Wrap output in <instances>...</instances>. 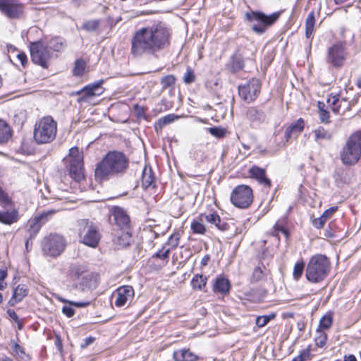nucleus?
<instances>
[{"label": "nucleus", "mask_w": 361, "mask_h": 361, "mask_svg": "<svg viewBox=\"0 0 361 361\" xmlns=\"http://www.w3.org/2000/svg\"><path fill=\"white\" fill-rule=\"evenodd\" d=\"M113 240L119 247H125L130 245L131 235L128 231H121L114 236Z\"/></svg>", "instance_id": "obj_30"}, {"label": "nucleus", "mask_w": 361, "mask_h": 361, "mask_svg": "<svg viewBox=\"0 0 361 361\" xmlns=\"http://www.w3.org/2000/svg\"><path fill=\"white\" fill-rule=\"evenodd\" d=\"M99 23L100 21L99 20H90L84 23L82 27L88 32H92L98 28Z\"/></svg>", "instance_id": "obj_45"}, {"label": "nucleus", "mask_w": 361, "mask_h": 361, "mask_svg": "<svg viewBox=\"0 0 361 361\" xmlns=\"http://www.w3.org/2000/svg\"><path fill=\"white\" fill-rule=\"evenodd\" d=\"M134 296V290L132 286H123L116 290V299L115 305L122 307L127 302H130Z\"/></svg>", "instance_id": "obj_18"}, {"label": "nucleus", "mask_w": 361, "mask_h": 361, "mask_svg": "<svg viewBox=\"0 0 361 361\" xmlns=\"http://www.w3.org/2000/svg\"><path fill=\"white\" fill-rule=\"evenodd\" d=\"M94 341V338L90 336L84 339V343L81 344V348H85L89 345L92 344Z\"/></svg>", "instance_id": "obj_62"}, {"label": "nucleus", "mask_w": 361, "mask_h": 361, "mask_svg": "<svg viewBox=\"0 0 361 361\" xmlns=\"http://www.w3.org/2000/svg\"><path fill=\"white\" fill-rule=\"evenodd\" d=\"M173 358L175 361H197L198 356L189 349L183 348L174 351Z\"/></svg>", "instance_id": "obj_24"}, {"label": "nucleus", "mask_w": 361, "mask_h": 361, "mask_svg": "<svg viewBox=\"0 0 361 361\" xmlns=\"http://www.w3.org/2000/svg\"><path fill=\"white\" fill-rule=\"evenodd\" d=\"M299 355L303 359V361L307 360L310 356V349L308 348L302 350Z\"/></svg>", "instance_id": "obj_60"}, {"label": "nucleus", "mask_w": 361, "mask_h": 361, "mask_svg": "<svg viewBox=\"0 0 361 361\" xmlns=\"http://www.w3.org/2000/svg\"><path fill=\"white\" fill-rule=\"evenodd\" d=\"M62 312L66 314L68 317H71L74 315L75 311L70 306H64L62 308Z\"/></svg>", "instance_id": "obj_58"}, {"label": "nucleus", "mask_w": 361, "mask_h": 361, "mask_svg": "<svg viewBox=\"0 0 361 361\" xmlns=\"http://www.w3.org/2000/svg\"><path fill=\"white\" fill-rule=\"evenodd\" d=\"M246 117L251 122L261 123L265 119L264 113L259 109L255 106L249 108L246 111Z\"/></svg>", "instance_id": "obj_27"}, {"label": "nucleus", "mask_w": 361, "mask_h": 361, "mask_svg": "<svg viewBox=\"0 0 361 361\" xmlns=\"http://www.w3.org/2000/svg\"><path fill=\"white\" fill-rule=\"evenodd\" d=\"M42 247L46 255L57 257L65 250L66 242L63 236L59 234H51L44 239Z\"/></svg>", "instance_id": "obj_11"}, {"label": "nucleus", "mask_w": 361, "mask_h": 361, "mask_svg": "<svg viewBox=\"0 0 361 361\" xmlns=\"http://www.w3.org/2000/svg\"><path fill=\"white\" fill-rule=\"evenodd\" d=\"M12 136L10 126L4 120L0 119V144L7 142Z\"/></svg>", "instance_id": "obj_29"}, {"label": "nucleus", "mask_w": 361, "mask_h": 361, "mask_svg": "<svg viewBox=\"0 0 361 361\" xmlns=\"http://www.w3.org/2000/svg\"><path fill=\"white\" fill-rule=\"evenodd\" d=\"M7 314L12 319H13L16 322H18V316L13 310H8Z\"/></svg>", "instance_id": "obj_63"}, {"label": "nucleus", "mask_w": 361, "mask_h": 361, "mask_svg": "<svg viewBox=\"0 0 361 361\" xmlns=\"http://www.w3.org/2000/svg\"><path fill=\"white\" fill-rule=\"evenodd\" d=\"M333 324V317L330 314H324L319 320L317 331H324L330 329Z\"/></svg>", "instance_id": "obj_38"}, {"label": "nucleus", "mask_w": 361, "mask_h": 361, "mask_svg": "<svg viewBox=\"0 0 361 361\" xmlns=\"http://www.w3.org/2000/svg\"><path fill=\"white\" fill-rule=\"evenodd\" d=\"M327 104L336 114H343L351 108L350 102L345 98H340L339 95L330 96L327 99Z\"/></svg>", "instance_id": "obj_17"}, {"label": "nucleus", "mask_w": 361, "mask_h": 361, "mask_svg": "<svg viewBox=\"0 0 361 361\" xmlns=\"http://www.w3.org/2000/svg\"><path fill=\"white\" fill-rule=\"evenodd\" d=\"M274 231L276 232V235H279V233H281L286 239L288 238V232L282 226H280V225L276 224L274 226Z\"/></svg>", "instance_id": "obj_56"}, {"label": "nucleus", "mask_w": 361, "mask_h": 361, "mask_svg": "<svg viewBox=\"0 0 361 361\" xmlns=\"http://www.w3.org/2000/svg\"><path fill=\"white\" fill-rule=\"evenodd\" d=\"M85 69V62L82 59L76 60L73 68L74 75L81 76L84 73Z\"/></svg>", "instance_id": "obj_43"}, {"label": "nucleus", "mask_w": 361, "mask_h": 361, "mask_svg": "<svg viewBox=\"0 0 361 361\" xmlns=\"http://www.w3.org/2000/svg\"><path fill=\"white\" fill-rule=\"evenodd\" d=\"M19 219V214L17 209H13L11 212H0V223L11 225Z\"/></svg>", "instance_id": "obj_26"}, {"label": "nucleus", "mask_w": 361, "mask_h": 361, "mask_svg": "<svg viewBox=\"0 0 361 361\" xmlns=\"http://www.w3.org/2000/svg\"><path fill=\"white\" fill-rule=\"evenodd\" d=\"M78 226L80 241L89 247H96L100 240L97 228L87 219L78 221Z\"/></svg>", "instance_id": "obj_7"}, {"label": "nucleus", "mask_w": 361, "mask_h": 361, "mask_svg": "<svg viewBox=\"0 0 361 361\" xmlns=\"http://www.w3.org/2000/svg\"><path fill=\"white\" fill-rule=\"evenodd\" d=\"M327 219L322 215L320 217L314 219L312 221V224L315 228H321L323 227Z\"/></svg>", "instance_id": "obj_54"}, {"label": "nucleus", "mask_w": 361, "mask_h": 361, "mask_svg": "<svg viewBox=\"0 0 361 361\" xmlns=\"http://www.w3.org/2000/svg\"><path fill=\"white\" fill-rule=\"evenodd\" d=\"M304 129V121L299 118L295 123L288 127L285 132V138L288 141L291 137H296Z\"/></svg>", "instance_id": "obj_25"}, {"label": "nucleus", "mask_w": 361, "mask_h": 361, "mask_svg": "<svg viewBox=\"0 0 361 361\" xmlns=\"http://www.w3.org/2000/svg\"><path fill=\"white\" fill-rule=\"evenodd\" d=\"M113 216L116 224L121 228H124L128 226L130 218L122 208L118 207H114Z\"/></svg>", "instance_id": "obj_22"}, {"label": "nucleus", "mask_w": 361, "mask_h": 361, "mask_svg": "<svg viewBox=\"0 0 361 361\" xmlns=\"http://www.w3.org/2000/svg\"><path fill=\"white\" fill-rule=\"evenodd\" d=\"M154 181V177L152 174L151 169L145 167L142 171V185L144 188H147L151 186Z\"/></svg>", "instance_id": "obj_39"}, {"label": "nucleus", "mask_w": 361, "mask_h": 361, "mask_svg": "<svg viewBox=\"0 0 361 361\" xmlns=\"http://www.w3.org/2000/svg\"><path fill=\"white\" fill-rule=\"evenodd\" d=\"M331 268V262L326 255H315L310 259L307 263L305 277L310 283H320L328 276Z\"/></svg>", "instance_id": "obj_3"}, {"label": "nucleus", "mask_w": 361, "mask_h": 361, "mask_svg": "<svg viewBox=\"0 0 361 361\" xmlns=\"http://www.w3.org/2000/svg\"><path fill=\"white\" fill-rule=\"evenodd\" d=\"M195 75L191 68H188L183 77V81L185 84H190L195 80Z\"/></svg>", "instance_id": "obj_51"}, {"label": "nucleus", "mask_w": 361, "mask_h": 361, "mask_svg": "<svg viewBox=\"0 0 361 361\" xmlns=\"http://www.w3.org/2000/svg\"><path fill=\"white\" fill-rule=\"evenodd\" d=\"M0 205L5 209H10L13 207V202L8 197L7 193L1 190L0 188Z\"/></svg>", "instance_id": "obj_40"}, {"label": "nucleus", "mask_w": 361, "mask_h": 361, "mask_svg": "<svg viewBox=\"0 0 361 361\" xmlns=\"http://www.w3.org/2000/svg\"><path fill=\"white\" fill-rule=\"evenodd\" d=\"M339 156L345 166H353L361 159V130L354 132L347 138Z\"/></svg>", "instance_id": "obj_4"}, {"label": "nucleus", "mask_w": 361, "mask_h": 361, "mask_svg": "<svg viewBox=\"0 0 361 361\" xmlns=\"http://www.w3.org/2000/svg\"><path fill=\"white\" fill-rule=\"evenodd\" d=\"M228 67L232 73H237L243 68L244 61L240 56H234L231 58Z\"/></svg>", "instance_id": "obj_34"}, {"label": "nucleus", "mask_w": 361, "mask_h": 361, "mask_svg": "<svg viewBox=\"0 0 361 361\" xmlns=\"http://www.w3.org/2000/svg\"><path fill=\"white\" fill-rule=\"evenodd\" d=\"M54 343L59 351L61 353L63 350L62 340L59 335H56Z\"/></svg>", "instance_id": "obj_59"}, {"label": "nucleus", "mask_w": 361, "mask_h": 361, "mask_svg": "<svg viewBox=\"0 0 361 361\" xmlns=\"http://www.w3.org/2000/svg\"><path fill=\"white\" fill-rule=\"evenodd\" d=\"M71 305H74L78 307H87L90 305L89 302H68Z\"/></svg>", "instance_id": "obj_64"}, {"label": "nucleus", "mask_w": 361, "mask_h": 361, "mask_svg": "<svg viewBox=\"0 0 361 361\" xmlns=\"http://www.w3.org/2000/svg\"><path fill=\"white\" fill-rule=\"evenodd\" d=\"M281 12H274L265 15L262 12L251 11L245 14V18L253 23L252 30L257 34H263L267 27L272 25L279 18Z\"/></svg>", "instance_id": "obj_6"}, {"label": "nucleus", "mask_w": 361, "mask_h": 361, "mask_svg": "<svg viewBox=\"0 0 361 361\" xmlns=\"http://www.w3.org/2000/svg\"><path fill=\"white\" fill-rule=\"evenodd\" d=\"M313 133L314 135V140L317 142L321 140H330L332 138V134L321 126L314 129Z\"/></svg>", "instance_id": "obj_32"}, {"label": "nucleus", "mask_w": 361, "mask_h": 361, "mask_svg": "<svg viewBox=\"0 0 361 361\" xmlns=\"http://www.w3.org/2000/svg\"><path fill=\"white\" fill-rule=\"evenodd\" d=\"M11 345L13 353L20 360V361H29L30 357L25 352L24 348L18 343L11 341Z\"/></svg>", "instance_id": "obj_33"}, {"label": "nucleus", "mask_w": 361, "mask_h": 361, "mask_svg": "<svg viewBox=\"0 0 361 361\" xmlns=\"http://www.w3.org/2000/svg\"><path fill=\"white\" fill-rule=\"evenodd\" d=\"M251 178L257 179L261 184L270 187L271 181L265 176V170L257 166H253L249 170Z\"/></svg>", "instance_id": "obj_23"}, {"label": "nucleus", "mask_w": 361, "mask_h": 361, "mask_svg": "<svg viewBox=\"0 0 361 361\" xmlns=\"http://www.w3.org/2000/svg\"><path fill=\"white\" fill-rule=\"evenodd\" d=\"M230 288L231 285L228 279L223 277H218L215 281L213 290L214 292L225 295L229 292Z\"/></svg>", "instance_id": "obj_28"}, {"label": "nucleus", "mask_w": 361, "mask_h": 361, "mask_svg": "<svg viewBox=\"0 0 361 361\" xmlns=\"http://www.w3.org/2000/svg\"><path fill=\"white\" fill-rule=\"evenodd\" d=\"M66 47L65 40L60 37H54L51 39L47 44L48 49L54 51H60Z\"/></svg>", "instance_id": "obj_35"}, {"label": "nucleus", "mask_w": 361, "mask_h": 361, "mask_svg": "<svg viewBox=\"0 0 361 361\" xmlns=\"http://www.w3.org/2000/svg\"><path fill=\"white\" fill-rule=\"evenodd\" d=\"M0 11L9 18H18L23 13V5L13 0H0Z\"/></svg>", "instance_id": "obj_16"}, {"label": "nucleus", "mask_w": 361, "mask_h": 361, "mask_svg": "<svg viewBox=\"0 0 361 361\" xmlns=\"http://www.w3.org/2000/svg\"><path fill=\"white\" fill-rule=\"evenodd\" d=\"M128 167V159L124 154L109 152L99 162L94 171L95 180L99 182L109 179L111 176L122 174Z\"/></svg>", "instance_id": "obj_2"}, {"label": "nucleus", "mask_w": 361, "mask_h": 361, "mask_svg": "<svg viewBox=\"0 0 361 361\" xmlns=\"http://www.w3.org/2000/svg\"><path fill=\"white\" fill-rule=\"evenodd\" d=\"M17 59L20 62L23 67H25L27 63V58L25 53L20 52L18 54Z\"/></svg>", "instance_id": "obj_57"}, {"label": "nucleus", "mask_w": 361, "mask_h": 361, "mask_svg": "<svg viewBox=\"0 0 361 361\" xmlns=\"http://www.w3.org/2000/svg\"><path fill=\"white\" fill-rule=\"evenodd\" d=\"M305 269V264L302 261L295 263L293 267V276L295 280L298 281L301 277Z\"/></svg>", "instance_id": "obj_42"}, {"label": "nucleus", "mask_w": 361, "mask_h": 361, "mask_svg": "<svg viewBox=\"0 0 361 361\" xmlns=\"http://www.w3.org/2000/svg\"><path fill=\"white\" fill-rule=\"evenodd\" d=\"M169 253H170V249L166 248L165 246H164L160 250L157 252L153 255V257L159 258L161 259H167L169 258Z\"/></svg>", "instance_id": "obj_50"}, {"label": "nucleus", "mask_w": 361, "mask_h": 361, "mask_svg": "<svg viewBox=\"0 0 361 361\" xmlns=\"http://www.w3.org/2000/svg\"><path fill=\"white\" fill-rule=\"evenodd\" d=\"M176 78L173 75H169L161 79V85L164 88L173 86L175 84Z\"/></svg>", "instance_id": "obj_49"}, {"label": "nucleus", "mask_w": 361, "mask_h": 361, "mask_svg": "<svg viewBox=\"0 0 361 361\" xmlns=\"http://www.w3.org/2000/svg\"><path fill=\"white\" fill-rule=\"evenodd\" d=\"M99 283V276L94 273H87L82 276L80 283L82 290L95 289Z\"/></svg>", "instance_id": "obj_20"}, {"label": "nucleus", "mask_w": 361, "mask_h": 361, "mask_svg": "<svg viewBox=\"0 0 361 361\" xmlns=\"http://www.w3.org/2000/svg\"><path fill=\"white\" fill-rule=\"evenodd\" d=\"M28 293L29 290L25 284H19L13 289L12 297L8 302V305L10 306H14L16 304L22 301L23 298L27 295Z\"/></svg>", "instance_id": "obj_21"}, {"label": "nucleus", "mask_w": 361, "mask_h": 361, "mask_svg": "<svg viewBox=\"0 0 361 361\" xmlns=\"http://www.w3.org/2000/svg\"><path fill=\"white\" fill-rule=\"evenodd\" d=\"M315 25V13L312 11L305 20V35L307 38L310 37L314 32Z\"/></svg>", "instance_id": "obj_31"}, {"label": "nucleus", "mask_w": 361, "mask_h": 361, "mask_svg": "<svg viewBox=\"0 0 361 361\" xmlns=\"http://www.w3.org/2000/svg\"><path fill=\"white\" fill-rule=\"evenodd\" d=\"M204 221H201L198 218V220H195L191 224V228L195 233L204 234L206 231Z\"/></svg>", "instance_id": "obj_41"}, {"label": "nucleus", "mask_w": 361, "mask_h": 361, "mask_svg": "<svg viewBox=\"0 0 361 361\" xmlns=\"http://www.w3.org/2000/svg\"><path fill=\"white\" fill-rule=\"evenodd\" d=\"M319 119L320 121L323 123H329V113L324 109H321L319 112Z\"/></svg>", "instance_id": "obj_55"}, {"label": "nucleus", "mask_w": 361, "mask_h": 361, "mask_svg": "<svg viewBox=\"0 0 361 361\" xmlns=\"http://www.w3.org/2000/svg\"><path fill=\"white\" fill-rule=\"evenodd\" d=\"M69 163V174L77 182L84 178L83 174V155L78 147H73L70 149L69 154L66 158Z\"/></svg>", "instance_id": "obj_9"}, {"label": "nucleus", "mask_w": 361, "mask_h": 361, "mask_svg": "<svg viewBox=\"0 0 361 361\" xmlns=\"http://www.w3.org/2000/svg\"><path fill=\"white\" fill-rule=\"evenodd\" d=\"M317 332L318 335L314 338L315 344L317 346H318L319 348H322L326 343L327 334L325 332L322 331L317 330Z\"/></svg>", "instance_id": "obj_44"}, {"label": "nucleus", "mask_w": 361, "mask_h": 361, "mask_svg": "<svg viewBox=\"0 0 361 361\" xmlns=\"http://www.w3.org/2000/svg\"><path fill=\"white\" fill-rule=\"evenodd\" d=\"M261 90V83L257 78H252L247 82L238 86L240 97L246 102L250 103L256 99Z\"/></svg>", "instance_id": "obj_12"}, {"label": "nucleus", "mask_w": 361, "mask_h": 361, "mask_svg": "<svg viewBox=\"0 0 361 361\" xmlns=\"http://www.w3.org/2000/svg\"><path fill=\"white\" fill-rule=\"evenodd\" d=\"M102 83L103 80H99L87 85L78 91L73 92L71 95H78L79 97L77 99L78 103L88 102L91 97L99 96L104 92V89L102 86Z\"/></svg>", "instance_id": "obj_14"}, {"label": "nucleus", "mask_w": 361, "mask_h": 361, "mask_svg": "<svg viewBox=\"0 0 361 361\" xmlns=\"http://www.w3.org/2000/svg\"><path fill=\"white\" fill-rule=\"evenodd\" d=\"M208 130L211 135L218 138L224 137L226 135V130L219 127H212Z\"/></svg>", "instance_id": "obj_48"}, {"label": "nucleus", "mask_w": 361, "mask_h": 361, "mask_svg": "<svg viewBox=\"0 0 361 361\" xmlns=\"http://www.w3.org/2000/svg\"><path fill=\"white\" fill-rule=\"evenodd\" d=\"M57 133V123L51 116L40 118L35 125L34 140L37 144L51 142Z\"/></svg>", "instance_id": "obj_5"}, {"label": "nucleus", "mask_w": 361, "mask_h": 361, "mask_svg": "<svg viewBox=\"0 0 361 361\" xmlns=\"http://www.w3.org/2000/svg\"><path fill=\"white\" fill-rule=\"evenodd\" d=\"M264 273L261 267H256L252 273V279L254 281H258L261 280L263 277Z\"/></svg>", "instance_id": "obj_52"}, {"label": "nucleus", "mask_w": 361, "mask_h": 361, "mask_svg": "<svg viewBox=\"0 0 361 361\" xmlns=\"http://www.w3.org/2000/svg\"><path fill=\"white\" fill-rule=\"evenodd\" d=\"M273 318H274V314L259 316L256 319V325L259 327H263Z\"/></svg>", "instance_id": "obj_47"}, {"label": "nucleus", "mask_w": 361, "mask_h": 361, "mask_svg": "<svg viewBox=\"0 0 361 361\" xmlns=\"http://www.w3.org/2000/svg\"><path fill=\"white\" fill-rule=\"evenodd\" d=\"M199 219L201 221H207L214 224L219 230L222 231H227L229 228V225L226 222H221L219 216L215 213L201 214Z\"/></svg>", "instance_id": "obj_19"}, {"label": "nucleus", "mask_w": 361, "mask_h": 361, "mask_svg": "<svg viewBox=\"0 0 361 361\" xmlns=\"http://www.w3.org/2000/svg\"><path fill=\"white\" fill-rule=\"evenodd\" d=\"M85 271L83 267L80 265H73L70 269V274L74 279H79Z\"/></svg>", "instance_id": "obj_46"}, {"label": "nucleus", "mask_w": 361, "mask_h": 361, "mask_svg": "<svg viewBox=\"0 0 361 361\" xmlns=\"http://www.w3.org/2000/svg\"><path fill=\"white\" fill-rule=\"evenodd\" d=\"M179 117L175 114H169L162 118H161L154 125L155 130L158 131V130H161L164 126L173 122L175 120L178 119Z\"/></svg>", "instance_id": "obj_36"}, {"label": "nucleus", "mask_w": 361, "mask_h": 361, "mask_svg": "<svg viewBox=\"0 0 361 361\" xmlns=\"http://www.w3.org/2000/svg\"><path fill=\"white\" fill-rule=\"evenodd\" d=\"M171 32L159 23L137 30L130 39V54L134 58L154 56L170 45Z\"/></svg>", "instance_id": "obj_1"}, {"label": "nucleus", "mask_w": 361, "mask_h": 361, "mask_svg": "<svg viewBox=\"0 0 361 361\" xmlns=\"http://www.w3.org/2000/svg\"><path fill=\"white\" fill-rule=\"evenodd\" d=\"M56 212V210L55 209H49L28 221L27 232L29 233L30 239L33 238L36 235L48 217L52 216Z\"/></svg>", "instance_id": "obj_15"}, {"label": "nucleus", "mask_w": 361, "mask_h": 361, "mask_svg": "<svg viewBox=\"0 0 361 361\" xmlns=\"http://www.w3.org/2000/svg\"><path fill=\"white\" fill-rule=\"evenodd\" d=\"M207 277L196 274L191 281V285L193 289L202 290L207 284Z\"/></svg>", "instance_id": "obj_37"}, {"label": "nucleus", "mask_w": 361, "mask_h": 361, "mask_svg": "<svg viewBox=\"0 0 361 361\" xmlns=\"http://www.w3.org/2000/svg\"><path fill=\"white\" fill-rule=\"evenodd\" d=\"M30 51L34 63L41 66L44 68L48 67V63L51 58V54L47 45L41 41L31 42L30 44Z\"/></svg>", "instance_id": "obj_10"}, {"label": "nucleus", "mask_w": 361, "mask_h": 361, "mask_svg": "<svg viewBox=\"0 0 361 361\" xmlns=\"http://www.w3.org/2000/svg\"><path fill=\"white\" fill-rule=\"evenodd\" d=\"M337 210V207H333L326 209L322 215L327 219Z\"/></svg>", "instance_id": "obj_61"}, {"label": "nucleus", "mask_w": 361, "mask_h": 361, "mask_svg": "<svg viewBox=\"0 0 361 361\" xmlns=\"http://www.w3.org/2000/svg\"><path fill=\"white\" fill-rule=\"evenodd\" d=\"M230 200L235 207L247 209L253 201L252 190L247 185H239L232 190Z\"/></svg>", "instance_id": "obj_8"}, {"label": "nucleus", "mask_w": 361, "mask_h": 361, "mask_svg": "<svg viewBox=\"0 0 361 361\" xmlns=\"http://www.w3.org/2000/svg\"><path fill=\"white\" fill-rule=\"evenodd\" d=\"M347 56L345 44L338 42L328 48L326 61L334 67L343 66Z\"/></svg>", "instance_id": "obj_13"}, {"label": "nucleus", "mask_w": 361, "mask_h": 361, "mask_svg": "<svg viewBox=\"0 0 361 361\" xmlns=\"http://www.w3.org/2000/svg\"><path fill=\"white\" fill-rule=\"evenodd\" d=\"M180 236L178 233L171 235L168 240V244L171 246L172 248H176L178 245Z\"/></svg>", "instance_id": "obj_53"}]
</instances>
